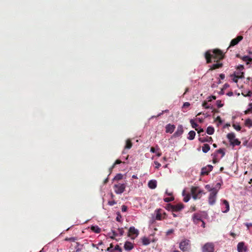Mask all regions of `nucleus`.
Here are the masks:
<instances>
[{
  "instance_id": "obj_1",
  "label": "nucleus",
  "mask_w": 252,
  "mask_h": 252,
  "mask_svg": "<svg viewBox=\"0 0 252 252\" xmlns=\"http://www.w3.org/2000/svg\"><path fill=\"white\" fill-rule=\"evenodd\" d=\"M205 58L207 63L212 62V58L216 60L215 62H219L220 61L225 58V53L219 49H215L213 50H209L205 53Z\"/></svg>"
},
{
  "instance_id": "obj_2",
  "label": "nucleus",
  "mask_w": 252,
  "mask_h": 252,
  "mask_svg": "<svg viewBox=\"0 0 252 252\" xmlns=\"http://www.w3.org/2000/svg\"><path fill=\"white\" fill-rule=\"evenodd\" d=\"M202 191L199 189L197 187H192L191 188V193L194 200L200 198L202 195Z\"/></svg>"
},
{
  "instance_id": "obj_3",
  "label": "nucleus",
  "mask_w": 252,
  "mask_h": 252,
  "mask_svg": "<svg viewBox=\"0 0 252 252\" xmlns=\"http://www.w3.org/2000/svg\"><path fill=\"white\" fill-rule=\"evenodd\" d=\"M215 246L213 243H207L202 247V252H214Z\"/></svg>"
},
{
  "instance_id": "obj_4",
  "label": "nucleus",
  "mask_w": 252,
  "mask_h": 252,
  "mask_svg": "<svg viewBox=\"0 0 252 252\" xmlns=\"http://www.w3.org/2000/svg\"><path fill=\"white\" fill-rule=\"evenodd\" d=\"M126 186L125 184H118L114 186L115 192L117 194H121L125 190Z\"/></svg>"
},
{
  "instance_id": "obj_5",
  "label": "nucleus",
  "mask_w": 252,
  "mask_h": 252,
  "mask_svg": "<svg viewBox=\"0 0 252 252\" xmlns=\"http://www.w3.org/2000/svg\"><path fill=\"white\" fill-rule=\"evenodd\" d=\"M218 192V190H214L213 192H210L208 197V203L210 205H213L215 204Z\"/></svg>"
},
{
  "instance_id": "obj_6",
  "label": "nucleus",
  "mask_w": 252,
  "mask_h": 252,
  "mask_svg": "<svg viewBox=\"0 0 252 252\" xmlns=\"http://www.w3.org/2000/svg\"><path fill=\"white\" fill-rule=\"evenodd\" d=\"M190 246V241L189 240H184L180 243L179 248L183 252L187 251Z\"/></svg>"
},
{
  "instance_id": "obj_7",
  "label": "nucleus",
  "mask_w": 252,
  "mask_h": 252,
  "mask_svg": "<svg viewBox=\"0 0 252 252\" xmlns=\"http://www.w3.org/2000/svg\"><path fill=\"white\" fill-rule=\"evenodd\" d=\"M237 251L238 252H247L248 248L245 246L244 242L238 243L237 245Z\"/></svg>"
},
{
  "instance_id": "obj_8",
  "label": "nucleus",
  "mask_w": 252,
  "mask_h": 252,
  "mask_svg": "<svg viewBox=\"0 0 252 252\" xmlns=\"http://www.w3.org/2000/svg\"><path fill=\"white\" fill-rule=\"evenodd\" d=\"M213 168V167L211 165H208L206 167H203L201 170V174L202 175H208L212 170Z\"/></svg>"
},
{
  "instance_id": "obj_9",
  "label": "nucleus",
  "mask_w": 252,
  "mask_h": 252,
  "mask_svg": "<svg viewBox=\"0 0 252 252\" xmlns=\"http://www.w3.org/2000/svg\"><path fill=\"white\" fill-rule=\"evenodd\" d=\"M243 37L242 35H239L236 38L233 39L230 42L229 47L234 46L237 45L240 41L243 39Z\"/></svg>"
},
{
  "instance_id": "obj_10",
  "label": "nucleus",
  "mask_w": 252,
  "mask_h": 252,
  "mask_svg": "<svg viewBox=\"0 0 252 252\" xmlns=\"http://www.w3.org/2000/svg\"><path fill=\"white\" fill-rule=\"evenodd\" d=\"M184 132V128L182 125H179L177 127L176 131L174 133L175 137H179L181 136Z\"/></svg>"
},
{
  "instance_id": "obj_11",
  "label": "nucleus",
  "mask_w": 252,
  "mask_h": 252,
  "mask_svg": "<svg viewBox=\"0 0 252 252\" xmlns=\"http://www.w3.org/2000/svg\"><path fill=\"white\" fill-rule=\"evenodd\" d=\"M184 207L183 204L180 203L176 205H173V212H177L180 211Z\"/></svg>"
},
{
  "instance_id": "obj_12",
  "label": "nucleus",
  "mask_w": 252,
  "mask_h": 252,
  "mask_svg": "<svg viewBox=\"0 0 252 252\" xmlns=\"http://www.w3.org/2000/svg\"><path fill=\"white\" fill-rule=\"evenodd\" d=\"M217 63L213 64V65H211L210 67V68L209 69L208 72L211 70H215L217 68H220L222 67L223 63H220L219 62H217Z\"/></svg>"
},
{
  "instance_id": "obj_13",
  "label": "nucleus",
  "mask_w": 252,
  "mask_h": 252,
  "mask_svg": "<svg viewBox=\"0 0 252 252\" xmlns=\"http://www.w3.org/2000/svg\"><path fill=\"white\" fill-rule=\"evenodd\" d=\"M175 128V126L174 125L169 124L166 126V132L172 133Z\"/></svg>"
},
{
  "instance_id": "obj_14",
  "label": "nucleus",
  "mask_w": 252,
  "mask_h": 252,
  "mask_svg": "<svg viewBox=\"0 0 252 252\" xmlns=\"http://www.w3.org/2000/svg\"><path fill=\"white\" fill-rule=\"evenodd\" d=\"M139 234V232H138V230L135 228L133 226H132V227H130L129 229V235H135V236H138Z\"/></svg>"
},
{
  "instance_id": "obj_15",
  "label": "nucleus",
  "mask_w": 252,
  "mask_h": 252,
  "mask_svg": "<svg viewBox=\"0 0 252 252\" xmlns=\"http://www.w3.org/2000/svg\"><path fill=\"white\" fill-rule=\"evenodd\" d=\"M237 57L241 58L243 61L246 62L247 64H248L252 61V59L248 56H245L241 57L239 55L237 54Z\"/></svg>"
},
{
  "instance_id": "obj_16",
  "label": "nucleus",
  "mask_w": 252,
  "mask_h": 252,
  "mask_svg": "<svg viewBox=\"0 0 252 252\" xmlns=\"http://www.w3.org/2000/svg\"><path fill=\"white\" fill-rule=\"evenodd\" d=\"M157 186V182L156 180H152L148 182V187L151 189H155Z\"/></svg>"
},
{
  "instance_id": "obj_17",
  "label": "nucleus",
  "mask_w": 252,
  "mask_h": 252,
  "mask_svg": "<svg viewBox=\"0 0 252 252\" xmlns=\"http://www.w3.org/2000/svg\"><path fill=\"white\" fill-rule=\"evenodd\" d=\"M124 248L126 251H130L133 248V246L131 242L126 241L124 245Z\"/></svg>"
},
{
  "instance_id": "obj_18",
  "label": "nucleus",
  "mask_w": 252,
  "mask_h": 252,
  "mask_svg": "<svg viewBox=\"0 0 252 252\" xmlns=\"http://www.w3.org/2000/svg\"><path fill=\"white\" fill-rule=\"evenodd\" d=\"M199 141L202 143L205 142H212L213 141V139L211 137L207 136L206 137L199 138Z\"/></svg>"
},
{
  "instance_id": "obj_19",
  "label": "nucleus",
  "mask_w": 252,
  "mask_h": 252,
  "mask_svg": "<svg viewBox=\"0 0 252 252\" xmlns=\"http://www.w3.org/2000/svg\"><path fill=\"white\" fill-rule=\"evenodd\" d=\"M156 219L157 220H161L162 219V214L161 213V210L158 209L156 211Z\"/></svg>"
},
{
  "instance_id": "obj_20",
  "label": "nucleus",
  "mask_w": 252,
  "mask_h": 252,
  "mask_svg": "<svg viewBox=\"0 0 252 252\" xmlns=\"http://www.w3.org/2000/svg\"><path fill=\"white\" fill-rule=\"evenodd\" d=\"M91 229L92 231H93L96 233H99L101 231V229L97 225L92 226L91 227Z\"/></svg>"
},
{
  "instance_id": "obj_21",
  "label": "nucleus",
  "mask_w": 252,
  "mask_h": 252,
  "mask_svg": "<svg viewBox=\"0 0 252 252\" xmlns=\"http://www.w3.org/2000/svg\"><path fill=\"white\" fill-rule=\"evenodd\" d=\"M223 204L225 205L226 210L224 211H223L222 212L223 213H227L229 210V202L226 200H223L222 201Z\"/></svg>"
},
{
  "instance_id": "obj_22",
  "label": "nucleus",
  "mask_w": 252,
  "mask_h": 252,
  "mask_svg": "<svg viewBox=\"0 0 252 252\" xmlns=\"http://www.w3.org/2000/svg\"><path fill=\"white\" fill-rule=\"evenodd\" d=\"M188 134V139L192 140L194 138L196 133L194 131L191 130L189 132Z\"/></svg>"
},
{
  "instance_id": "obj_23",
  "label": "nucleus",
  "mask_w": 252,
  "mask_h": 252,
  "mask_svg": "<svg viewBox=\"0 0 252 252\" xmlns=\"http://www.w3.org/2000/svg\"><path fill=\"white\" fill-rule=\"evenodd\" d=\"M235 75H236V78H244V72L242 71H240L239 70H238L235 71L234 73Z\"/></svg>"
},
{
  "instance_id": "obj_24",
  "label": "nucleus",
  "mask_w": 252,
  "mask_h": 252,
  "mask_svg": "<svg viewBox=\"0 0 252 252\" xmlns=\"http://www.w3.org/2000/svg\"><path fill=\"white\" fill-rule=\"evenodd\" d=\"M210 149V146L207 144H205L202 146V151L204 153H207Z\"/></svg>"
},
{
  "instance_id": "obj_25",
  "label": "nucleus",
  "mask_w": 252,
  "mask_h": 252,
  "mask_svg": "<svg viewBox=\"0 0 252 252\" xmlns=\"http://www.w3.org/2000/svg\"><path fill=\"white\" fill-rule=\"evenodd\" d=\"M132 143L130 139H127L126 141V144L125 147V149H129L132 147Z\"/></svg>"
},
{
  "instance_id": "obj_26",
  "label": "nucleus",
  "mask_w": 252,
  "mask_h": 252,
  "mask_svg": "<svg viewBox=\"0 0 252 252\" xmlns=\"http://www.w3.org/2000/svg\"><path fill=\"white\" fill-rule=\"evenodd\" d=\"M227 137L231 142L232 141L235 139V135L234 133H229L227 135Z\"/></svg>"
},
{
  "instance_id": "obj_27",
  "label": "nucleus",
  "mask_w": 252,
  "mask_h": 252,
  "mask_svg": "<svg viewBox=\"0 0 252 252\" xmlns=\"http://www.w3.org/2000/svg\"><path fill=\"white\" fill-rule=\"evenodd\" d=\"M241 144V142L238 139H235L230 142V144L233 147L238 146Z\"/></svg>"
},
{
  "instance_id": "obj_28",
  "label": "nucleus",
  "mask_w": 252,
  "mask_h": 252,
  "mask_svg": "<svg viewBox=\"0 0 252 252\" xmlns=\"http://www.w3.org/2000/svg\"><path fill=\"white\" fill-rule=\"evenodd\" d=\"M185 190H184L183 192V195L185 196V197H184V198L183 199V200H184V202H187L190 199V195L189 194H188L185 195Z\"/></svg>"
},
{
  "instance_id": "obj_29",
  "label": "nucleus",
  "mask_w": 252,
  "mask_h": 252,
  "mask_svg": "<svg viewBox=\"0 0 252 252\" xmlns=\"http://www.w3.org/2000/svg\"><path fill=\"white\" fill-rule=\"evenodd\" d=\"M206 132L209 134L212 135L214 132V128L212 126H208L207 128Z\"/></svg>"
},
{
  "instance_id": "obj_30",
  "label": "nucleus",
  "mask_w": 252,
  "mask_h": 252,
  "mask_svg": "<svg viewBox=\"0 0 252 252\" xmlns=\"http://www.w3.org/2000/svg\"><path fill=\"white\" fill-rule=\"evenodd\" d=\"M142 244L144 245H148L150 243V240L147 237H143L142 239Z\"/></svg>"
},
{
  "instance_id": "obj_31",
  "label": "nucleus",
  "mask_w": 252,
  "mask_h": 252,
  "mask_svg": "<svg viewBox=\"0 0 252 252\" xmlns=\"http://www.w3.org/2000/svg\"><path fill=\"white\" fill-rule=\"evenodd\" d=\"M123 175L122 174H117L113 179V180L119 181L122 179Z\"/></svg>"
},
{
  "instance_id": "obj_32",
  "label": "nucleus",
  "mask_w": 252,
  "mask_h": 252,
  "mask_svg": "<svg viewBox=\"0 0 252 252\" xmlns=\"http://www.w3.org/2000/svg\"><path fill=\"white\" fill-rule=\"evenodd\" d=\"M205 189L210 191V192H213L214 190H218L216 188H211L210 185H206L205 186Z\"/></svg>"
},
{
  "instance_id": "obj_33",
  "label": "nucleus",
  "mask_w": 252,
  "mask_h": 252,
  "mask_svg": "<svg viewBox=\"0 0 252 252\" xmlns=\"http://www.w3.org/2000/svg\"><path fill=\"white\" fill-rule=\"evenodd\" d=\"M190 123L191 125V126L192 128H194L196 129V128H197L198 127V125L194 122V120L193 119L190 120Z\"/></svg>"
},
{
  "instance_id": "obj_34",
  "label": "nucleus",
  "mask_w": 252,
  "mask_h": 252,
  "mask_svg": "<svg viewBox=\"0 0 252 252\" xmlns=\"http://www.w3.org/2000/svg\"><path fill=\"white\" fill-rule=\"evenodd\" d=\"M173 205H172L170 203L167 204L166 205V206H165V208L166 210H167L168 211H170L172 212H173Z\"/></svg>"
},
{
  "instance_id": "obj_35",
  "label": "nucleus",
  "mask_w": 252,
  "mask_h": 252,
  "mask_svg": "<svg viewBox=\"0 0 252 252\" xmlns=\"http://www.w3.org/2000/svg\"><path fill=\"white\" fill-rule=\"evenodd\" d=\"M245 125L248 127L252 126V121L249 119L246 120L245 121Z\"/></svg>"
},
{
  "instance_id": "obj_36",
  "label": "nucleus",
  "mask_w": 252,
  "mask_h": 252,
  "mask_svg": "<svg viewBox=\"0 0 252 252\" xmlns=\"http://www.w3.org/2000/svg\"><path fill=\"white\" fill-rule=\"evenodd\" d=\"M193 220L194 222H196L197 220H201L200 216L197 214H194L193 216Z\"/></svg>"
},
{
  "instance_id": "obj_37",
  "label": "nucleus",
  "mask_w": 252,
  "mask_h": 252,
  "mask_svg": "<svg viewBox=\"0 0 252 252\" xmlns=\"http://www.w3.org/2000/svg\"><path fill=\"white\" fill-rule=\"evenodd\" d=\"M174 199V197L173 196H171L170 197H166L164 198V201L165 202H169L173 201Z\"/></svg>"
},
{
  "instance_id": "obj_38",
  "label": "nucleus",
  "mask_w": 252,
  "mask_h": 252,
  "mask_svg": "<svg viewBox=\"0 0 252 252\" xmlns=\"http://www.w3.org/2000/svg\"><path fill=\"white\" fill-rule=\"evenodd\" d=\"M233 127L236 130H238V131H239L241 130V127L240 126L238 125H236V124H233Z\"/></svg>"
},
{
  "instance_id": "obj_39",
  "label": "nucleus",
  "mask_w": 252,
  "mask_h": 252,
  "mask_svg": "<svg viewBox=\"0 0 252 252\" xmlns=\"http://www.w3.org/2000/svg\"><path fill=\"white\" fill-rule=\"evenodd\" d=\"M112 231V235L110 237L112 239H114L115 237H116L118 234L117 233L113 230H111Z\"/></svg>"
},
{
  "instance_id": "obj_40",
  "label": "nucleus",
  "mask_w": 252,
  "mask_h": 252,
  "mask_svg": "<svg viewBox=\"0 0 252 252\" xmlns=\"http://www.w3.org/2000/svg\"><path fill=\"white\" fill-rule=\"evenodd\" d=\"M217 152L218 153H220V154H221V157H223L224 155H225V152L223 150V149H219L218 151H217Z\"/></svg>"
},
{
  "instance_id": "obj_41",
  "label": "nucleus",
  "mask_w": 252,
  "mask_h": 252,
  "mask_svg": "<svg viewBox=\"0 0 252 252\" xmlns=\"http://www.w3.org/2000/svg\"><path fill=\"white\" fill-rule=\"evenodd\" d=\"M113 244H111L110 247L107 249L106 251L109 252H114V249H113Z\"/></svg>"
},
{
  "instance_id": "obj_42",
  "label": "nucleus",
  "mask_w": 252,
  "mask_h": 252,
  "mask_svg": "<svg viewBox=\"0 0 252 252\" xmlns=\"http://www.w3.org/2000/svg\"><path fill=\"white\" fill-rule=\"evenodd\" d=\"M202 106L206 109H208L210 108V106L208 105L207 101H204L202 103Z\"/></svg>"
},
{
  "instance_id": "obj_43",
  "label": "nucleus",
  "mask_w": 252,
  "mask_h": 252,
  "mask_svg": "<svg viewBox=\"0 0 252 252\" xmlns=\"http://www.w3.org/2000/svg\"><path fill=\"white\" fill-rule=\"evenodd\" d=\"M115 251H118L120 252H122V249L119 245H116L115 246V248L114 249V252H115Z\"/></svg>"
},
{
  "instance_id": "obj_44",
  "label": "nucleus",
  "mask_w": 252,
  "mask_h": 252,
  "mask_svg": "<svg viewBox=\"0 0 252 252\" xmlns=\"http://www.w3.org/2000/svg\"><path fill=\"white\" fill-rule=\"evenodd\" d=\"M121 162L122 161L120 159H117L112 165L111 169H113L115 167V165L120 164Z\"/></svg>"
},
{
  "instance_id": "obj_45",
  "label": "nucleus",
  "mask_w": 252,
  "mask_h": 252,
  "mask_svg": "<svg viewBox=\"0 0 252 252\" xmlns=\"http://www.w3.org/2000/svg\"><path fill=\"white\" fill-rule=\"evenodd\" d=\"M65 240L66 241L74 242L76 240V238L74 237L66 238Z\"/></svg>"
},
{
  "instance_id": "obj_46",
  "label": "nucleus",
  "mask_w": 252,
  "mask_h": 252,
  "mask_svg": "<svg viewBox=\"0 0 252 252\" xmlns=\"http://www.w3.org/2000/svg\"><path fill=\"white\" fill-rule=\"evenodd\" d=\"M154 163L156 165L155 168L158 169L161 166V164L158 161H154Z\"/></svg>"
},
{
  "instance_id": "obj_47",
  "label": "nucleus",
  "mask_w": 252,
  "mask_h": 252,
  "mask_svg": "<svg viewBox=\"0 0 252 252\" xmlns=\"http://www.w3.org/2000/svg\"><path fill=\"white\" fill-rule=\"evenodd\" d=\"M190 106V103L188 102H185L183 106V108H188Z\"/></svg>"
},
{
  "instance_id": "obj_48",
  "label": "nucleus",
  "mask_w": 252,
  "mask_h": 252,
  "mask_svg": "<svg viewBox=\"0 0 252 252\" xmlns=\"http://www.w3.org/2000/svg\"><path fill=\"white\" fill-rule=\"evenodd\" d=\"M232 77H233L232 78V80L233 81L235 82V83H237L238 82V78H236V75H235L234 74L233 75H232Z\"/></svg>"
},
{
  "instance_id": "obj_49",
  "label": "nucleus",
  "mask_w": 252,
  "mask_h": 252,
  "mask_svg": "<svg viewBox=\"0 0 252 252\" xmlns=\"http://www.w3.org/2000/svg\"><path fill=\"white\" fill-rule=\"evenodd\" d=\"M118 231L119 232V234L120 236H123L124 233V231L123 228H118Z\"/></svg>"
},
{
  "instance_id": "obj_50",
  "label": "nucleus",
  "mask_w": 252,
  "mask_h": 252,
  "mask_svg": "<svg viewBox=\"0 0 252 252\" xmlns=\"http://www.w3.org/2000/svg\"><path fill=\"white\" fill-rule=\"evenodd\" d=\"M196 130L197 131V132L199 134L204 132L203 129L201 127H198L197 128H196Z\"/></svg>"
},
{
  "instance_id": "obj_51",
  "label": "nucleus",
  "mask_w": 252,
  "mask_h": 252,
  "mask_svg": "<svg viewBox=\"0 0 252 252\" xmlns=\"http://www.w3.org/2000/svg\"><path fill=\"white\" fill-rule=\"evenodd\" d=\"M244 69V66L243 65H239L237 66V70H239L240 71H242Z\"/></svg>"
},
{
  "instance_id": "obj_52",
  "label": "nucleus",
  "mask_w": 252,
  "mask_h": 252,
  "mask_svg": "<svg viewBox=\"0 0 252 252\" xmlns=\"http://www.w3.org/2000/svg\"><path fill=\"white\" fill-rule=\"evenodd\" d=\"M108 204L110 205V206H113L115 204H116V202L114 200H112V201H109L108 202Z\"/></svg>"
},
{
  "instance_id": "obj_53",
  "label": "nucleus",
  "mask_w": 252,
  "mask_h": 252,
  "mask_svg": "<svg viewBox=\"0 0 252 252\" xmlns=\"http://www.w3.org/2000/svg\"><path fill=\"white\" fill-rule=\"evenodd\" d=\"M127 210V207L126 205H123L122 206V212H126Z\"/></svg>"
},
{
  "instance_id": "obj_54",
  "label": "nucleus",
  "mask_w": 252,
  "mask_h": 252,
  "mask_svg": "<svg viewBox=\"0 0 252 252\" xmlns=\"http://www.w3.org/2000/svg\"><path fill=\"white\" fill-rule=\"evenodd\" d=\"M174 232V230L173 229H170L167 230L166 232V235H169L172 233H173Z\"/></svg>"
},
{
  "instance_id": "obj_55",
  "label": "nucleus",
  "mask_w": 252,
  "mask_h": 252,
  "mask_svg": "<svg viewBox=\"0 0 252 252\" xmlns=\"http://www.w3.org/2000/svg\"><path fill=\"white\" fill-rule=\"evenodd\" d=\"M217 105H218V106L219 108L223 106V104L221 103L220 100H217Z\"/></svg>"
},
{
  "instance_id": "obj_56",
  "label": "nucleus",
  "mask_w": 252,
  "mask_h": 252,
  "mask_svg": "<svg viewBox=\"0 0 252 252\" xmlns=\"http://www.w3.org/2000/svg\"><path fill=\"white\" fill-rule=\"evenodd\" d=\"M242 94H243V95H245V96H252V91H249V92L247 93V94H246V95H245V94H244V93H242Z\"/></svg>"
},
{
  "instance_id": "obj_57",
  "label": "nucleus",
  "mask_w": 252,
  "mask_h": 252,
  "mask_svg": "<svg viewBox=\"0 0 252 252\" xmlns=\"http://www.w3.org/2000/svg\"><path fill=\"white\" fill-rule=\"evenodd\" d=\"M121 218L122 216L120 215H118L116 218V220L118 221H120Z\"/></svg>"
},
{
  "instance_id": "obj_58",
  "label": "nucleus",
  "mask_w": 252,
  "mask_h": 252,
  "mask_svg": "<svg viewBox=\"0 0 252 252\" xmlns=\"http://www.w3.org/2000/svg\"><path fill=\"white\" fill-rule=\"evenodd\" d=\"M220 184L218 183L216 184V187L215 188H216L217 189H218V190H219V189H220Z\"/></svg>"
},
{
  "instance_id": "obj_59",
  "label": "nucleus",
  "mask_w": 252,
  "mask_h": 252,
  "mask_svg": "<svg viewBox=\"0 0 252 252\" xmlns=\"http://www.w3.org/2000/svg\"><path fill=\"white\" fill-rule=\"evenodd\" d=\"M216 121H219L220 123H222V121H221V118H220V116H218V117L216 118Z\"/></svg>"
},
{
  "instance_id": "obj_60",
  "label": "nucleus",
  "mask_w": 252,
  "mask_h": 252,
  "mask_svg": "<svg viewBox=\"0 0 252 252\" xmlns=\"http://www.w3.org/2000/svg\"><path fill=\"white\" fill-rule=\"evenodd\" d=\"M220 79L223 80L225 78V75L224 74L221 73L220 75Z\"/></svg>"
},
{
  "instance_id": "obj_61",
  "label": "nucleus",
  "mask_w": 252,
  "mask_h": 252,
  "mask_svg": "<svg viewBox=\"0 0 252 252\" xmlns=\"http://www.w3.org/2000/svg\"><path fill=\"white\" fill-rule=\"evenodd\" d=\"M150 152L153 153H156V150H155V148L153 147H151V149H150Z\"/></svg>"
},
{
  "instance_id": "obj_62",
  "label": "nucleus",
  "mask_w": 252,
  "mask_h": 252,
  "mask_svg": "<svg viewBox=\"0 0 252 252\" xmlns=\"http://www.w3.org/2000/svg\"><path fill=\"white\" fill-rule=\"evenodd\" d=\"M165 193L169 196H173L172 192H168L167 190H166Z\"/></svg>"
},
{
  "instance_id": "obj_63",
  "label": "nucleus",
  "mask_w": 252,
  "mask_h": 252,
  "mask_svg": "<svg viewBox=\"0 0 252 252\" xmlns=\"http://www.w3.org/2000/svg\"><path fill=\"white\" fill-rule=\"evenodd\" d=\"M230 235L232 236L233 238H235L236 235L235 233H234V232H231L230 233Z\"/></svg>"
},
{
  "instance_id": "obj_64",
  "label": "nucleus",
  "mask_w": 252,
  "mask_h": 252,
  "mask_svg": "<svg viewBox=\"0 0 252 252\" xmlns=\"http://www.w3.org/2000/svg\"><path fill=\"white\" fill-rule=\"evenodd\" d=\"M233 94V93L232 92H229L228 93H227V95L229 96H232Z\"/></svg>"
}]
</instances>
